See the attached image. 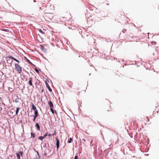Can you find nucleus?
<instances>
[{"label":"nucleus","mask_w":159,"mask_h":159,"mask_svg":"<svg viewBox=\"0 0 159 159\" xmlns=\"http://www.w3.org/2000/svg\"><path fill=\"white\" fill-rule=\"evenodd\" d=\"M56 139L57 140L56 146H57V149H58L59 148V141L57 138H56Z\"/></svg>","instance_id":"2"},{"label":"nucleus","mask_w":159,"mask_h":159,"mask_svg":"<svg viewBox=\"0 0 159 159\" xmlns=\"http://www.w3.org/2000/svg\"><path fill=\"white\" fill-rule=\"evenodd\" d=\"M34 2H35V1L34 0Z\"/></svg>","instance_id":"30"},{"label":"nucleus","mask_w":159,"mask_h":159,"mask_svg":"<svg viewBox=\"0 0 159 159\" xmlns=\"http://www.w3.org/2000/svg\"><path fill=\"white\" fill-rule=\"evenodd\" d=\"M48 133H46L43 136V138H44L48 135Z\"/></svg>","instance_id":"19"},{"label":"nucleus","mask_w":159,"mask_h":159,"mask_svg":"<svg viewBox=\"0 0 159 159\" xmlns=\"http://www.w3.org/2000/svg\"><path fill=\"white\" fill-rule=\"evenodd\" d=\"M35 71L37 73L39 72V71L37 69H35Z\"/></svg>","instance_id":"25"},{"label":"nucleus","mask_w":159,"mask_h":159,"mask_svg":"<svg viewBox=\"0 0 159 159\" xmlns=\"http://www.w3.org/2000/svg\"><path fill=\"white\" fill-rule=\"evenodd\" d=\"M19 98H16L15 99V102H18V100H19Z\"/></svg>","instance_id":"18"},{"label":"nucleus","mask_w":159,"mask_h":159,"mask_svg":"<svg viewBox=\"0 0 159 159\" xmlns=\"http://www.w3.org/2000/svg\"><path fill=\"white\" fill-rule=\"evenodd\" d=\"M35 119H34H34L33 120L34 121H35Z\"/></svg>","instance_id":"28"},{"label":"nucleus","mask_w":159,"mask_h":159,"mask_svg":"<svg viewBox=\"0 0 159 159\" xmlns=\"http://www.w3.org/2000/svg\"><path fill=\"white\" fill-rule=\"evenodd\" d=\"M78 158V156H75V157L74 159H77Z\"/></svg>","instance_id":"23"},{"label":"nucleus","mask_w":159,"mask_h":159,"mask_svg":"<svg viewBox=\"0 0 159 159\" xmlns=\"http://www.w3.org/2000/svg\"><path fill=\"white\" fill-rule=\"evenodd\" d=\"M2 30L6 31V32H8V30L7 29H2L1 30Z\"/></svg>","instance_id":"17"},{"label":"nucleus","mask_w":159,"mask_h":159,"mask_svg":"<svg viewBox=\"0 0 159 159\" xmlns=\"http://www.w3.org/2000/svg\"><path fill=\"white\" fill-rule=\"evenodd\" d=\"M35 115H38V112L37 110L34 111V114Z\"/></svg>","instance_id":"16"},{"label":"nucleus","mask_w":159,"mask_h":159,"mask_svg":"<svg viewBox=\"0 0 159 159\" xmlns=\"http://www.w3.org/2000/svg\"><path fill=\"white\" fill-rule=\"evenodd\" d=\"M38 115H34V119H36V117H37Z\"/></svg>","instance_id":"22"},{"label":"nucleus","mask_w":159,"mask_h":159,"mask_svg":"<svg viewBox=\"0 0 159 159\" xmlns=\"http://www.w3.org/2000/svg\"><path fill=\"white\" fill-rule=\"evenodd\" d=\"M16 155L17 157V159H20V154L18 153H16Z\"/></svg>","instance_id":"8"},{"label":"nucleus","mask_w":159,"mask_h":159,"mask_svg":"<svg viewBox=\"0 0 159 159\" xmlns=\"http://www.w3.org/2000/svg\"><path fill=\"white\" fill-rule=\"evenodd\" d=\"M19 110H20V109H19V107H18L16 108V115H17V114L18 113Z\"/></svg>","instance_id":"11"},{"label":"nucleus","mask_w":159,"mask_h":159,"mask_svg":"<svg viewBox=\"0 0 159 159\" xmlns=\"http://www.w3.org/2000/svg\"><path fill=\"white\" fill-rule=\"evenodd\" d=\"M20 154L21 155V156H23V152H20Z\"/></svg>","instance_id":"24"},{"label":"nucleus","mask_w":159,"mask_h":159,"mask_svg":"<svg viewBox=\"0 0 159 159\" xmlns=\"http://www.w3.org/2000/svg\"><path fill=\"white\" fill-rule=\"evenodd\" d=\"M32 108L33 110H34V111L37 110L36 107L33 104H32Z\"/></svg>","instance_id":"5"},{"label":"nucleus","mask_w":159,"mask_h":159,"mask_svg":"<svg viewBox=\"0 0 159 159\" xmlns=\"http://www.w3.org/2000/svg\"><path fill=\"white\" fill-rule=\"evenodd\" d=\"M0 83H1V82H0Z\"/></svg>","instance_id":"31"},{"label":"nucleus","mask_w":159,"mask_h":159,"mask_svg":"<svg viewBox=\"0 0 159 159\" xmlns=\"http://www.w3.org/2000/svg\"><path fill=\"white\" fill-rule=\"evenodd\" d=\"M44 139V138H43V136H40L38 138V139H39L41 140H42Z\"/></svg>","instance_id":"9"},{"label":"nucleus","mask_w":159,"mask_h":159,"mask_svg":"<svg viewBox=\"0 0 159 159\" xmlns=\"http://www.w3.org/2000/svg\"><path fill=\"white\" fill-rule=\"evenodd\" d=\"M46 86H47V88H48V89L50 91H52V89H51L50 88V87L49 86L48 84H46Z\"/></svg>","instance_id":"10"},{"label":"nucleus","mask_w":159,"mask_h":159,"mask_svg":"<svg viewBox=\"0 0 159 159\" xmlns=\"http://www.w3.org/2000/svg\"><path fill=\"white\" fill-rule=\"evenodd\" d=\"M72 141V139L71 138H70L69 140L68 141V143H71Z\"/></svg>","instance_id":"14"},{"label":"nucleus","mask_w":159,"mask_h":159,"mask_svg":"<svg viewBox=\"0 0 159 159\" xmlns=\"http://www.w3.org/2000/svg\"><path fill=\"white\" fill-rule=\"evenodd\" d=\"M151 43L152 44H153V45H155V44H156V42H151Z\"/></svg>","instance_id":"21"},{"label":"nucleus","mask_w":159,"mask_h":159,"mask_svg":"<svg viewBox=\"0 0 159 159\" xmlns=\"http://www.w3.org/2000/svg\"><path fill=\"white\" fill-rule=\"evenodd\" d=\"M10 58H11V59H13L14 61H16V62H17L18 63H19L20 62L19 61H18V60H17L16 58H14L13 57H10Z\"/></svg>","instance_id":"7"},{"label":"nucleus","mask_w":159,"mask_h":159,"mask_svg":"<svg viewBox=\"0 0 159 159\" xmlns=\"http://www.w3.org/2000/svg\"><path fill=\"white\" fill-rule=\"evenodd\" d=\"M15 69L19 73H20L22 71V69L21 67L18 64H15Z\"/></svg>","instance_id":"1"},{"label":"nucleus","mask_w":159,"mask_h":159,"mask_svg":"<svg viewBox=\"0 0 159 159\" xmlns=\"http://www.w3.org/2000/svg\"><path fill=\"white\" fill-rule=\"evenodd\" d=\"M39 32L40 33H41V34H44V32L43 31V30H41V29H40L39 30Z\"/></svg>","instance_id":"13"},{"label":"nucleus","mask_w":159,"mask_h":159,"mask_svg":"<svg viewBox=\"0 0 159 159\" xmlns=\"http://www.w3.org/2000/svg\"><path fill=\"white\" fill-rule=\"evenodd\" d=\"M48 136L49 137H50L51 135V134H48Z\"/></svg>","instance_id":"26"},{"label":"nucleus","mask_w":159,"mask_h":159,"mask_svg":"<svg viewBox=\"0 0 159 159\" xmlns=\"http://www.w3.org/2000/svg\"><path fill=\"white\" fill-rule=\"evenodd\" d=\"M39 158V153L38 152H37V155L36 156V159H38Z\"/></svg>","instance_id":"12"},{"label":"nucleus","mask_w":159,"mask_h":159,"mask_svg":"<svg viewBox=\"0 0 159 159\" xmlns=\"http://www.w3.org/2000/svg\"><path fill=\"white\" fill-rule=\"evenodd\" d=\"M55 112L56 113H57V112H56V111H55Z\"/></svg>","instance_id":"29"},{"label":"nucleus","mask_w":159,"mask_h":159,"mask_svg":"<svg viewBox=\"0 0 159 159\" xmlns=\"http://www.w3.org/2000/svg\"><path fill=\"white\" fill-rule=\"evenodd\" d=\"M48 104L49 107H50V108H52V107L53 106V105L52 103L50 100H49V101Z\"/></svg>","instance_id":"3"},{"label":"nucleus","mask_w":159,"mask_h":159,"mask_svg":"<svg viewBox=\"0 0 159 159\" xmlns=\"http://www.w3.org/2000/svg\"><path fill=\"white\" fill-rule=\"evenodd\" d=\"M56 134V131H54V134H52V135H54V134Z\"/></svg>","instance_id":"27"},{"label":"nucleus","mask_w":159,"mask_h":159,"mask_svg":"<svg viewBox=\"0 0 159 159\" xmlns=\"http://www.w3.org/2000/svg\"><path fill=\"white\" fill-rule=\"evenodd\" d=\"M36 127L37 129H38V130H40V126H39V124L38 123H37L36 124Z\"/></svg>","instance_id":"6"},{"label":"nucleus","mask_w":159,"mask_h":159,"mask_svg":"<svg viewBox=\"0 0 159 159\" xmlns=\"http://www.w3.org/2000/svg\"><path fill=\"white\" fill-rule=\"evenodd\" d=\"M32 78L30 77L29 78V84L31 86H32Z\"/></svg>","instance_id":"4"},{"label":"nucleus","mask_w":159,"mask_h":159,"mask_svg":"<svg viewBox=\"0 0 159 159\" xmlns=\"http://www.w3.org/2000/svg\"><path fill=\"white\" fill-rule=\"evenodd\" d=\"M31 136L33 137V138H34L35 137V134L34 133H31Z\"/></svg>","instance_id":"20"},{"label":"nucleus","mask_w":159,"mask_h":159,"mask_svg":"<svg viewBox=\"0 0 159 159\" xmlns=\"http://www.w3.org/2000/svg\"><path fill=\"white\" fill-rule=\"evenodd\" d=\"M50 110H51L52 113L53 114H54V110H53V109H52V108H50Z\"/></svg>","instance_id":"15"}]
</instances>
